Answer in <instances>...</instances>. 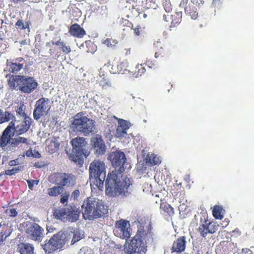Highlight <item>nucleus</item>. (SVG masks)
<instances>
[{
    "label": "nucleus",
    "mask_w": 254,
    "mask_h": 254,
    "mask_svg": "<svg viewBox=\"0 0 254 254\" xmlns=\"http://www.w3.org/2000/svg\"><path fill=\"white\" fill-rule=\"evenodd\" d=\"M26 107L23 104H21L17 107L16 113L17 115L22 117L23 118L29 117L25 113Z\"/></svg>",
    "instance_id": "38"
},
{
    "label": "nucleus",
    "mask_w": 254,
    "mask_h": 254,
    "mask_svg": "<svg viewBox=\"0 0 254 254\" xmlns=\"http://www.w3.org/2000/svg\"><path fill=\"white\" fill-rule=\"evenodd\" d=\"M18 164V159L12 160L9 162V165L10 166H14L17 165Z\"/></svg>",
    "instance_id": "55"
},
{
    "label": "nucleus",
    "mask_w": 254,
    "mask_h": 254,
    "mask_svg": "<svg viewBox=\"0 0 254 254\" xmlns=\"http://www.w3.org/2000/svg\"><path fill=\"white\" fill-rule=\"evenodd\" d=\"M128 63L127 60L120 61L117 64V71L119 73L124 74L129 70L127 69Z\"/></svg>",
    "instance_id": "27"
},
{
    "label": "nucleus",
    "mask_w": 254,
    "mask_h": 254,
    "mask_svg": "<svg viewBox=\"0 0 254 254\" xmlns=\"http://www.w3.org/2000/svg\"><path fill=\"white\" fill-rule=\"evenodd\" d=\"M67 221L75 222L77 221L80 214L79 208L74 205H66Z\"/></svg>",
    "instance_id": "19"
},
{
    "label": "nucleus",
    "mask_w": 254,
    "mask_h": 254,
    "mask_svg": "<svg viewBox=\"0 0 254 254\" xmlns=\"http://www.w3.org/2000/svg\"><path fill=\"white\" fill-rule=\"evenodd\" d=\"M34 166H35L37 168L41 167V166L40 165H39V163H35L34 164Z\"/></svg>",
    "instance_id": "64"
},
{
    "label": "nucleus",
    "mask_w": 254,
    "mask_h": 254,
    "mask_svg": "<svg viewBox=\"0 0 254 254\" xmlns=\"http://www.w3.org/2000/svg\"><path fill=\"white\" fill-rule=\"evenodd\" d=\"M27 183L28 184L29 189L31 190H32V189L33 188L34 185V180H27Z\"/></svg>",
    "instance_id": "54"
},
{
    "label": "nucleus",
    "mask_w": 254,
    "mask_h": 254,
    "mask_svg": "<svg viewBox=\"0 0 254 254\" xmlns=\"http://www.w3.org/2000/svg\"><path fill=\"white\" fill-rule=\"evenodd\" d=\"M146 71V68L144 64H138L136 65L135 70L134 73L135 76L137 77L141 76Z\"/></svg>",
    "instance_id": "35"
},
{
    "label": "nucleus",
    "mask_w": 254,
    "mask_h": 254,
    "mask_svg": "<svg viewBox=\"0 0 254 254\" xmlns=\"http://www.w3.org/2000/svg\"><path fill=\"white\" fill-rule=\"evenodd\" d=\"M25 63V61L22 57H18L12 60H7L6 65L8 71L11 73H16L23 68Z\"/></svg>",
    "instance_id": "16"
},
{
    "label": "nucleus",
    "mask_w": 254,
    "mask_h": 254,
    "mask_svg": "<svg viewBox=\"0 0 254 254\" xmlns=\"http://www.w3.org/2000/svg\"><path fill=\"white\" fill-rule=\"evenodd\" d=\"M6 212L8 213V215L11 217H15L18 215V212L15 208L7 209Z\"/></svg>",
    "instance_id": "48"
},
{
    "label": "nucleus",
    "mask_w": 254,
    "mask_h": 254,
    "mask_svg": "<svg viewBox=\"0 0 254 254\" xmlns=\"http://www.w3.org/2000/svg\"><path fill=\"white\" fill-rule=\"evenodd\" d=\"M90 179L92 180L93 184L99 189L103 187L106 176L105 163L98 159L92 161L89 166Z\"/></svg>",
    "instance_id": "5"
},
{
    "label": "nucleus",
    "mask_w": 254,
    "mask_h": 254,
    "mask_svg": "<svg viewBox=\"0 0 254 254\" xmlns=\"http://www.w3.org/2000/svg\"><path fill=\"white\" fill-rule=\"evenodd\" d=\"M34 248L29 243H20L17 245L18 252L20 254H33Z\"/></svg>",
    "instance_id": "25"
},
{
    "label": "nucleus",
    "mask_w": 254,
    "mask_h": 254,
    "mask_svg": "<svg viewBox=\"0 0 254 254\" xmlns=\"http://www.w3.org/2000/svg\"><path fill=\"white\" fill-rule=\"evenodd\" d=\"M8 84L10 88L27 94L34 92L38 85L33 77L22 75H12L8 80Z\"/></svg>",
    "instance_id": "4"
},
{
    "label": "nucleus",
    "mask_w": 254,
    "mask_h": 254,
    "mask_svg": "<svg viewBox=\"0 0 254 254\" xmlns=\"http://www.w3.org/2000/svg\"><path fill=\"white\" fill-rule=\"evenodd\" d=\"M127 130L125 128H122L119 127H117L116 129V132L115 133V136L117 138H120L124 137L127 135Z\"/></svg>",
    "instance_id": "40"
},
{
    "label": "nucleus",
    "mask_w": 254,
    "mask_h": 254,
    "mask_svg": "<svg viewBox=\"0 0 254 254\" xmlns=\"http://www.w3.org/2000/svg\"><path fill=\"white\" fill-rule=\"evenodd\" d=\"M118 123V127L125 128L127 130L129 128L128 125L126 121L123 119H120Z\"/></svg>",
    "instance_id": "46"
},
{
    "label": "nucleus",
    "mask_w": 254,
    "mask_h": 254,
    "mask_svg": "<svg viewBox=\"0 0 254 254\" xmlns=\"http://www.w3.org/2000/svg\"><path fill=\"white\" fill-rule=\"evenodd\" d=\"M153 47L156 49V50H157L161 47H162L163 45L161 44L160 40H157L154 41L153 43Z\"/></svg>",
    "instance_id": "52"
},
{
    "label": "nucleus",
    "mask_w": 254,
    "mask_h": 254,
    "mask_svg": "<svg viewBox=\"0 0 254 254\" xmlns=\"http://www.w3.org/2000/svg\"><path fill=\"white\" fill-rule=\"evenodd\" d=\"M49 180L53 184L62 187H72L76 183V177L72 174L55 173L50 176Z\"/></svg>",
    "instance_id": "8"
},
{
    "label": "nucleus",
    "mask_w": 254,
    "mask_h": 254,
    "mask_svg": "<svg viewBox=\"0 0 254 254\" xmlns=\"http://www.w3.org/2000/svg\"><path fill=\"white\" fill-rule=\"evenodd\" d=\"M182 12H177L174 14L171 15V18L172 21L171 22L170 27H175L176 25L179 24L182 20Z\"/></svg>",
    "instance_id": "29"
},
{
    "label": "nucleus",
    "mask_w": 254,
    "mask_h": 254,
    "mask_svg": "<svg viewBox=\"0 0 254 254\" xmlns=\"http://www.w3.org/2000/svg\"><path fill=\"white\" fill-rule=\"evenodd\" d=\"M68 32L71 36L78 38H82L86 34L85 30L77 23L71 25Z\"/></svg>",
    "instance_id": "21"
},
{
    "label": "nucleus",
    "mask_w": 254,
    "mask_h": 254,
    "mask_svg": "<svg viewBox=\"0 0 254 254\" xmlns=\"http://www.w3.org/2000/svg\"><path fill=\"white\" fill-rule=\"evenodd\" d=\"M81 239L80 234L77 232L74 233L71 242V244H74L75 243L78 242Z\"/></svg>",
    "instance_id": "49"
},
{
    "label": "nucleus",
    "mask_w": 254,
    "mask_h": 254,
    "mask_svg": "<svg viewBox=\"0 0 254 254\" xmlns=\"http://www.w3.org/2000/svg\"><path fill=\"white\" fill-rule=\"evenodd\" d=\"M11 1L14 3H18L20 2H24L26 0H11Z\"/></svg>",
    "instance_id": "60"
},
{
    "label": "nucleus",
    "mask_w": 254,
    "mask_h": 254,
    "mask_svg": "<svg viewBox=\"0 0 254 254\" xmlns=\"http://www.w3.org/2000/svg\"><path fill=\"white\" fill-rule=\"evenodd\" d=\"M31 154H32V152L30 151H27L26 152V155L27 156L29 157L31 155Z\"/></svg>",
    "instance_id": "63"
},
{
    "label": "nucleus",
    "mask_w": 254,
    "mask_h": 254,
    "mask_svg": "<svg viewBox=\"0 0 254 254\" xmlns=\"http://www.w3.org/2000/svg\"><path fill=\"white\" fill-rule=\"evenodd\" d=\"M162 4L165 10L169 13L172 10V5L169 0H162Z\"/></svg>",
    "instance_id": "42"
},
{
    "label": "nucleus",
    "mask_w": 254,
    "mask_h": 254,
    "mask_svg": "<svg viewBox=\"0 0 254 254\" xmlns=\"http://www.w3.org/2000/svg\"><path fill=\"white\" fill-rule=\"evenodd\" d=\"M140 27L138 26L135 28L133 29L134 33L137 35L139 36L140 35Z\"/></svg>",
    "instance_id": "57"
},
{
    "label": "nucleus",
    "mask_w": 254,
    "mask_h": 254,
    "mask_svg": "<svg viewBox=\"0 0 254 254\" xmlns=\"http://www.w3.org/2000/svg\"><path fill=\"white\" fill-rule=\"evenodd\" d=\"M186 237L181 236L174 241L171 248V253L179 254L185 251L186 245Z\"/></svg>",
    "instance_id": "18"
},
{
    "label": "nucleus",
    "mask_w": 254,
    "mask_h": 254,
    "mask_svg": "<svg viewBox=\"0 0 254 254\" xmlns=\"http://www.w3.org/2000/svg\"><path fill=\"white\" fill-rule=\"evenodd\" d=\"M63 189L62 188V187H60L57 185V186H54L52 188H49L48 190V194L50 196H56L61 194L63 191Z\"/></svg>",
    "instance_id": "32"
},
{
    "label": "nucleus",
    "mask_w": 254,
    "mask_h": 254,
    "mask_svg": "<svg viewBox=\"0 0 254 254\" xmlns=\"http://www.w3.org/2000/svg\"><path fill=\"white\" fill-rule=\"evenodd\" d=\"M62 239L60 238V233L54 235L47 242L46 241L43 245V250L46 253L51 254L57 250L62 245Z\"/></svg>",
    "instance_id": "14"
},
{
    "label": "nucleus",
    "mask_w": 254,
    "mask_h": 254,
    "mask_svg": "<svg viewBox=\"0 0 254 254\" xmlns=\"http://www.w3.org/2000/svg\"><path fill=\"white\" fill-rule=\"evenodd\" d=\"M51 109L50 100L49 98L42 97L36 101L33 111V118L39 120L42 116L47 115Z\"/></svg>",
    "instance_id": "12"
},
{
    "label": "nucleus",
    "mask_w": 254,
    "mask_h": 254,
    "mask_svg": "<svg viewBox=\"0 0 254 254\" xmlns=\"http://www.w3.org/2000/svg\"><path fill=\"white\" fill-rule=\"evenodd\" d=\"M155 53V57L158 58L159 57H163L168 55V51L165 50L163 47H161L157 50Z\"/></svg>",
    "instance_id": "39"
},
{
    "label": "nucleus",
    "mask_w": 254,
    "mask_h": 254,
    "mask_svg": "<svg viewBox=\"0 0 254 254\" xmlns=\"http://www.w3.org/2000/svg\"><path fill=\"white\" fill-rule=\"evenodd\" d=\"M12 231L11 226L5 223H0V238L1 242L6 240V239L10 235Z\"/></svg>",
    "instance_id": "24"
},
{
    "label": "nucleus",
    "mask_w": 254,
    "mask_h": 254,
    "mask_svg": "<svg viewBox=\"0 0 254 254\" xmlns=\"http://www.w3.org/2000/svg\"><path fill=\"white\" fill-rule=\"evenodd\" d=\"M185 11L187 14L191 17V19H196L198 13L196 11V8L195 6L189 5L185 8Z\"/></svg>",
    "instance_id": "28"
},
{
    "label": "nucleus",
    "mask_w": 254,
    "mask_h": 254,
    "mask_svg": "<svg viewBox=\"0 0 254 254\" xmlns=\"http://www.w3.org/2000/svg\"><path fill=\"white\" fill-rule=\"evenodd\" d=\"M12 116L11 113L8 111H5L4 113L0 108V124L8 122Z\"/></svg>",
    "instance_id": "33"
},
{
    "label": "nucleus",
    "mask_w": 254,
    "mask_h": 254,
    "mask_svg": "<svg viewBox=\"0 0 254 254\" xmlns=\"http://www.w3.org/2000/svg\"><path fill=\"white\" fill-rule=\"evenodd\" d=\"M94 126V121L87 118L83 112L76 114L73 117L71 124V127L74 131L82 133L85 136L93 131Z\"/></svg>",
    "instance_id": "6"
},
{
    "label": "nucleus",
    "mask_w": 254,
    "mask_h": 254,
    "mask_svg": "<svg viewBox=\"0 0 254 254\" xmlns=\"http://www.w3.org/2000/svg\"><path fill=\"white\" fill-rule=\"evenodd\" d=\"M69 196V194L68 192L65 191L62 195H61L60 202L64 204L65 202H66L68 200V197Z\"/></svg>",
    "instance_id": "47"
},
{
    "label": "nucleus",
    "mask_w": 254,
    "mask_h": 254,
    "mask_svg": "<svg viewBox=\"0 0 254 254\" xmlns=\"http://www.w3.org/2000/svg\"><path fill=\"white\" fill-rule=\"evenodd\" d=\"M10 144V146L13 148L18 146L20 144H28V139L24 137L18 136L16 138H12L11 137L10 141L8 144Z\"/></svg>",
    "instance_id": "26"
},
{
    "label": "nucleus",
    "mask_w": 254,
    "mask_h": 254,
    "mask_svg": "<svg viewBox=\"0 0 254 254\" xmlns=\"http://www.w3.org/2000/svg\"><path fill=\"white\" fill-rule=\"evenodd\" d=\"M83 217L85 220H93L104 217L108 208L102 200L89 197L84 200L81 206Z\"/></svg>",
    "instance_id": "2"
},
{
    "label": "nucleus",
    "mask_w": 254,
    "mask_h": 254,
    "mask_svg": "<svg viewBox=\"0 0 254 254\" xmlns=\"http://www.w3.org/2000/svg\"><path fill=\"white\" fill-rule=\"evenodd\" d=\"M181 185H182V183H176L175 185H174V186L175 188H177V190H179V189H181Z\"/></svg>",
    "instance_id": "59"
},
{
    "label": "nucleus",
    "mask_w": 254,
    "mask_h": 254,
    "mask_svg": "<svg viewBox=\"0 0 254 254\" xmlns=\"http://www.w3.org/2000/svg\"><path fill=\"white\" fill-rule=\"evenodd\" d=\"M91 144L99 154H103L106 151V145L102 137L99 134H96L91 138Z\"/></svg>",
    "instance_id": "17"
},
{
    "label": "nucleus",
    "mask_w": 254,
    "mask_h": 254,
    "mask_svg": "<svg viewBox=\"0 0 254 254\" xmlns=\"http://www.w3.org/2000/svg\"><path fill=\"white\" fill-rule=\"evenodd\" d=\"M80 194V192L78 190H74L71 193V197L73 199H77Z\"/></svg>",
    "instance_id": "51"
},
{
    "label": "nucleus",
    "mask_w": 254,
    "mask_h": 254,
    "mask_svg": "<svg viewBox=\"0 0 254 254\" xmlns=\"http://www.w3.org/2000/svg\"><path fill=\"white\" fill-rule=\"evenodd\" d=\"M53 216L55 218L63 222H67L66 205L65 207L55 209L53 211Z\"/></svg>",
    "instance_id": "22"
},
{
    "label": "nucleus",
    "mask_w": 254,
    "mask_h": 254,
    "mask_svg": "<svg viewBox=\"0 0 254 254\" xmlns=\"http://www.w3.org/2000/svg\"><path fill=\"white\" fill-rule=\"evenodd\" d=\"M222 208L219 205H215L212 210V214L213 217L217 219H222L223 215L221 214L222 211Z\"/></svg>",
    "instance_id": "34"
},
{
    "label": "nucleus",
    "mask_w": 254,
    "mask_h": 254,
    "mask_svg": "<svg viewBox=\"0 0 254 254\" xmlns=\"http://www.w3.org/2000/svg\"><path fill=\"white\" fill-rule=\"evenodd\" d=\"M158 6L155 0H146L143 3V7L146 9H156Z\"/></svg>",
    "instance_id": "36"
},
{
    "label": "nucleus",
    "mask_w": 254,
    "mask_h": 254,
    "mask_svg": "<svg viewBox=\"0 0 254 254\" xmlns=\"http://www.w3.org/2000/svg\"><path fill=\"white\" fill-rule=\"evenodd\" d=\"M59 49L65 54L67 55L71 52V48L70 46H66V44L64 42L63 44L59 47Z\"/></svg>",
    "instance_id": "45"
},
{
    "label": "nucleus",
    "mask_w": 254,
    "mask_h": 254,
    "mask_svg": "<svg viewBox=\"0 0 254 254\" xmlns=\"http://www.w3.org/2000/svg\"><path fill=\"white\" fill-rule=\"evenodd\" d=\"M160 208L164 213H167L169 216H172L174 214V209L171 205L166 202L161 203Z\"/></svg>",
    "instance_id": "30"
},
{
    "label": "nucleus",
    "mask_w": 254,
    "mask_h": 254,
    "mask_svg": "<svg viewBox=\"0 0 254 254\" xmlns=\"http://www.w3.org/2000/svg\"><path fill=\"white\" fill-rule=\"evenodd\" d=\"M15 26L21 30H24L29 27V23L27 22L25 25L22 20L18 19L15 23Z\"/></svg>",
    "instance_id": "44"
},
{
    "label": "nucleus",
    "mask_w": 254,
    "mask_h": 254,
    "mask_svg": "<svg viewBox=\"0 0 254 254\" xmlns=\"http://www.w3.org/2000/svg\"><path fill=\"white\" fill-rule=\"evenodd\" d=\"M130 10L133 16L135 17L140 16V15L141 14L139 6L137 4L132 5Z\"/></svg>",
    "instance_id": "41"
},
{
    "label": "nucleus",
    "mask_w": 254,
    "mask_h": 254,
    "mask_svg": "<svg viewBox=\"0 0 254 254\" xmlns=\"http://www.w3.org/2000/svg\"><path fill=\"white\" fill-rule=\"evenodd\" d=\"M204 223L200 224L197 231L200 236L205 238L208 234H214L218 230L219 225L211 222L205 220Z\"/></svg>",
    "instance_id": "15"
},
{
    "label": "nucleus",
    "mask_w": 254,
    "mask_h": 254,
    "mask_svg": "<svg viewBox=\"0 0 254 254\" xmlns=\"http://www.w3.org/2000/svg\"><path fill=\"white\" fill-rule=\"evenodd\" d=\"M52 43L53 45H56L60 47L63 44L64 42H61V40H59L56 42L52 41Z\"/></svg>",
    "instance_id": "58"
},
{
    "label": "nucleus",
    "mask_w": 254,
    "mask_h": 254,
    "mask_svg": "<svg viewBox=\"0 0 254 254\" xmlns=\"http://www.w3.org/2000/svg\"><path fill=\"white\" fill-rule=\"evenodd\" d=\"M126 242L124 246V251L128 254H145L147 251V246L135 236L129 241Z\"/></svg>",
    "instance_id": "11"
},
{
    "label": "nucleus",
    "mask_w": 254,
    "mask_h": 254,
    "mask_svg": "<svg viewBox=\"0 0 254 254\" xmlns=\"http://www.w3.org/2000/svg\"><path fill=\"white\" fill-rule=\"evenodd\" d=\"M71 143L72 152L69 156V159L81 165L83 163V157H86L89 155L86 148L87 143L85 141V138L77 136L71 140Z\"/></svg>",
    "instance_id": "7"
},
{
    "label": "nucleus",
    "mask_w": 254,
    "mask_h": 254,
    "mask_svg": "<svg viewBox=\"0 0 254 254\" xmlns=\"http://www.w3.org/2000/svg\"><path fill=\"white\" fill-rule=\"evenodd\" d=\"M169 14H167V15H165V14H164L163 15V19L165 21H168V19H167V17H169Z\"/></svg>",
    "instance_id": "61"
},
{
    "label": "nucleus",
    "mask_w": 254,
    "mask_h": 254,
    "mask_svg": "<svg viewBox=\"0 0 254 254\" xmlns=\"http://www.w3.org/2000/svg\"><path fill=\"white\" fill-rule=\"evenodd\" d=\"M114 232L115 235L122 239H127L131 235V228L128 221L121 219L116 221Z\"/></svg>",
    "instance_id": "13"
},
{
    "label": "nucleus",
    "mask_w": 254,
    "mask_h": 254,
    "mask_svg": "<svg viewBox=\"0 0 254 254\" xmlns=\"http://www.w3.org/2000/svg\"><path fill=\"white\" fill-rule=\"evenodd\" d=\"M99 85L103 89H108L112 87V82L110 77V74L105 73L104 71H100Z\"/></svg>",
    "instance_id": "20"
},
{
    "label": "nucleus",
    "mask_w": 254,
    "mask_h": 254,
    "mask_svg": "<svg viewBox=\"0 0 254 254\" xmlns=\"http://www.w3.org/2000/svg\"><path fill=\"white\" fill-rule=\"evenodd\" d=\"M32 122L30 117H26L22 121H17L16 126H15L14 122H10L0 137V147L4 148L14 134L20 135L27 132L30 129Z\"/></svg>",
    "instance_id": "3"
},
{
    "label": "nucleus",
    "mask_w": 254,
    "mask_h": 254,
    "mask_svg": "<svg viewBox=\"0 0 254 254\" xmlns=\"http://www.w3.org/2000/svg\"><path fill=\"white\" fill-rule=\"evenodd\" d=\"M27 237L32 240L41 242L44 236V229L35 222H28L25 227Z\"/></svg>",
    "instance_id": "10"
},
{
    "label": "nucleus",
    "mask_w": 254,
    "mask_h": 254,
    "mask_svg": "<svg viewBox=\"0 0 254 254\" xmlns=\"http://www.w3.org/2000/svg\"><path fill=\"white\" fill-rule=\"evenodd\" d=\"M33 156L36 158H40L41 157V155L38 152H36V154Z\"/></svg>",
    "instance_id": "62"
},
{
    "label": "nucleus",
    "mask_w": 254,
    "mask_h": 254,
    "mask_svg": "<svg viewBox=\"0 0 254 254\" xmlns=\"http://www.w3.org/2000/svg\"><path fill=\"white\" fill-rule=\"evenodd\" d=\"M118 41L115 39L108 38L102 42V44L105 45L108 48H113L118 44Z\"/></svg>",
    "instance_id": "37"
},
{
    "label": "nucleus",
    "mask_w": 254,
    "mask_h": 254,
    "mask_svg": "<svg viewBox=\"0 0 254 254\" xmlns=\"http://www.w3.org/2000/svg\"><path fill=\"white\" fill-rule=\"evenodd\" d=\"M22 167L18 166L15 167L10 170H7L4 173V174L8 176H12L18 173L19 171L21 170Z\"/></svg>",
    "instance_id": "43"
},
{
    "label": "nucleus",
    "mask_w": 254,
    "mask_h": 254,
    "mask_svg": "<svg viewBox=\"0 0 254 254\" xmlns=\"http://www.w3.org/2000/svg\"><path fill=\"white\" fill-rule=\"evenodd\" d=\"M110 160L115 170L109 173L105 182V192L110 197H115L124 194L125 191L132 184L131 181L122 173L125 170L126 158L123 152L116 151L109 156Z\"/></svg>",
    "instance_id": "1"
},
{
    "label": "nucleus",
    "mask_w": 254,
    "mask_h": 254,
    "mask_svg": "<svg viewBox=\"0 0 254 254\" xmlns=\"http://www.w3.org/2000/svg\"><path fill=\"white\" fill-rule=\"evenodd\" d=\"M123 54L127 57L129 56L131 54V48L130 47H126L122 51Z\"/></svg>",
    "instance_id": "50"
},
{
    "label": "nucleus",
    "mask_w": 254,
    "mask_h": 254,
    "mask_svg": "<svg viewBox=\"0 0 254 254\" xmlns=\"http://www.w3.org/2000/svg\"><path fill=\"white\" fill-rule=\"evenodd\" d=\"M146 162L152 166H154L159 164L161 163V161L155 155L151 154H148L146 156Z\"/></svg>",
    "instance_id": "31"
},
{
    "label": "nucleus",
    "mask_w": 254,
    "mask_h": 254,
    "mask_svg": "<svg viewBox=\"0 0 254 254\" xmlns=\"http://www.w3.org/2000/svg\"><path fill=\"white\" fill-rule=\"evenodd\" d=\"M46 150L50 154H53L58 151L60 147L58 141L55 138L46 140Z\"/></svg>",
    "instance_id": "23"
},
{
    "label": "nucleus",
    "mask_w": 254,
    "mask_h": 254,
    "mask_svg": "<svg viewBox=\"0 0 254 254\" xmlns=\"http://www.w3.org/2000/svg\"><path fill=\"white\" fill-rule=\"evenodd\" d=\"M242 254H254L253 252L248 248H243L242 250Z\"/></svg>",
    "instance_id": "53"
},
{
    "label": "nucleus",
    "mask_w": 254,
    "mask_h": 254,
    "mask_svg": "<svg viewBox=\"0 0 254 254\" xmlns=\"http://www.w3.org/2000/svg\"><path fill=\"white\" fill-rule=\"evenodd\" d=\"M188 0H181V1L180 3V6L185 8L187 6L186 5L188 3Z\"/></svg>",
    "instance_id": "56"
},
{
    "label": "nucleus",
    "mask_w": 254,
    "mask_h": 254,
    "mask_svg": "<svg viewBox=\"0 0 254 254\" xmlns=\"http://www.w3.org/2000/svg\"><path fill=\"white\" fill-rule=\"evenodd\" d=\"M152 227L151 224L147 225L141 224L138 226V229L135 234V238L139 239L146 246L152 244L156 238L155 235L152 232Z\"/></svg>",
    "instance_id": "9"
}]
</instances>
